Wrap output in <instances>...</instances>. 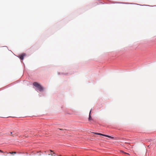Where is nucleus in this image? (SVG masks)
Here are the masks:
<instances>
[{
	"label": "nucleus",
	"mask_w": 156,
	"mask_h": 156,
	"mask_svg": "<svg viewBox=\"0 0 156 156\" xmlns=\"http://www.w3.org/2000/svg\"><path fill=\"white\" fill-rule=\"evenodd\" d=\"M33 85L35 87L40 91H41L43 90V87L36 82H34L33 83Z\"/></svg>",
	"instance_id": "nucleus-1"
},
{
	"label": "nucleus",
	"mask_w": 156,
	"mask_h": 156,
	"mask_svg": "<svg viewBox=\"0 0 156 156\" xmlns=\"http://www.w3.org/2000/svg\"><path fill=\"white\" fill-rule=\"evenodd\" d=\"M26 55L25 54H23L20 56V58L21 60H23V59L24 56Z\"/></svg>",
	"instance_id": "nucleus-2"
},
{
	"label": "nucleus",
	"mask_w": 156,
	"mask_h": 156,
	"mask_svg": "<svg viewBox=\"0 0 156 156\" xmlns=\"http://www.w3.org/2000/svg\"><path fill=\"white\" fill-rule=\"evenodd\" d=\"M103 136H106V137H108V138H112V139H113V138H114V137H112L111 136H108V135H105V134H104L103 135Z\"/></svg>",
	"instance_id": "nucleus-3"
},
{
	"label": "nucleus",
	"mask_w": 156,
	"mask_h": 156,
	"mask_svg": "<svg viewBox=\"0 0 156 156\" xmlns=\"http://www.w3.org/2000/svg\"><path fill=\"white\" fill-rule=\"evenodd\" d=\"M91 112V111H90V113H89V119H88L89 120H90L91 119V117H90Z\"/></svg>",
	"instance_id": "nucleus-4"
},
{
	"label": "nucleus",
	"mask_w": 156,
	"mask_h": 156,
	"mask_svg": "<svg viewBox=\"0 0 156 156\" xmlns=\"http://www.w3.org/2000/svg\"><path fill=\"white\" fill-rule=\"evenodd\" d=\"M16 152H9V153H9V154H16Z\"/></svg>",
	"instance_id": "nucleus-5"
},
{
	"label": "nucleus",
	"mask_w": 156,
	"mask_h": 156,
	"mask_svg": "<svg viewBox=\"0 0 156 156\" xmlns=\"http://www.w3.org/2000/svg\"><path fill=\"white\" fill-rule=\"evenodd\" d=\"M95 134H96L97 135H102V136H103V135H104V134H101V133H95Z\"/></svg>",
	"instance_id": "nucleus-6"
},
{
	"label": "nucleus",
	"mask_w": 156,
	"mask_h": 156,
	"mask_svg": "<svg viewBox=\"0 0 156 156\" xmlns=\"http://www.w3.org/2000/svg\"><path fill=\"white\" fill-rule=\"evenodd\" d=\"M55 153H53V154H49L48 155H51V156H53V154H55Z\"/></svg>",
	"instance_id": "nucleus-7"
},
{
	"label": "nucleus",
	"mask_w": 156,
	"mask_h": 156,
	"mask_svg": "<svg viewBox=\"0 0 156 156\" xmlns=\"http://www.w3.org/2000/svg\"><path fill=\"white\" fill-rule=\"evenodd\" d=\"M121 152H122V153H124L125 154H128V153H126V152H124L123 151H121Z\"/></svg>",
	"instance_id": "nucleus-8"
},
{
	"label": "nucleus",
	"mask_w": 156,
	"mask_h": 156,
	"mask_svg": "<svg viewBox=\"0 0 156 156\" xmlns=\"http://www.w3.org/2000/svg\"><path fill=\"white\" fill-rule=\"evenodd\" d=\"M0 152L2 153H4L3 151L1 150H0Z\"/></svg>",
	"instance_id": "nucleus-9"
},
{
	"label": "nucleus",
	"mask_w": 156,
	"mask_h": 156,
	"mask_svg": "<svg viewBox=\"0 0 156 156\" xmlns=\"http://www.w3.org/2000/svg\"><path fill=\"white\" fill-rule=\"evenodd\" d=\"M49 151H50V152H53V151H52L51 150H50Z\"/></svg>",
	"instance_id": "nucleus-10"
},
{
	"label": "nucleus",
	"mask_w": 156,
	"mask_h": 156,
	"mask_svg": "<svg viewBox=\"0 0 156 156\" xmlns=\"http://www.w3.org/2000/svg\"><path fill=\"white\" fill-rule=\"evenodd\" d=\"M58 129L60 130H64L63 129H60V128H58Z\"/></svg>",
	"instance_id": "nucleus-11"
},
{
	"label": "nucleus",
	"mask_w": 156,
	"mask_h": 156,
	"mask_svg": "<svg viewBox=\"0 0 156 156\" xmlns=\"http://www.w3.org/2000/svg\"><path fill=\"white\" fill-rule=\"evenodd\" d=\"M12 136L13 137H14L15 136V135L13 134V135H12Z\"/></svg>",
	"instance_id": "nucleus-12"
},
{
	"label": "nucleus",
	"mask_w": 156,
	"mask_h": 156,
	"mask_svg": "<svg viewBox=\"0 0 156 156\" xmlns=\"http://www.w3.org/2000/svg\"><path fill=\"white\" fill-rule=\"evenodd\" d=\"M10 133H11V134H12V132H10Z\"/></svg>",
	"instance_id": "nucleus-13"
},
{
	"label": "nucleus",
	"mask_w": 156,
	"mask_h": 156,
	"mask_svg": "<svg viewBox=\"0 0 156 156\" xmlns=\"http://www.w3.org/2000/svg\"><path fill=\"white\" fill-rule=\"evenodd\" d=\"M4 153H7V152H4Z\"/></svg>",
	"instance_id": "nucleus-14"
},
{
	"label": "nucleus",
	"mask_w": 156,
	"mask_h": 156,
	"mask_svg": "<svg viewBox=\"0 0 156 156\" xmlns=\"http://www.w3.org/2000/svg\"><path fill=\"white\" fill-rule=\"evenodd\" d=\"M59 156H62V155H60Z\"/></svg>",
	"instance_id": "nucleus-15"
}]
</instances>
